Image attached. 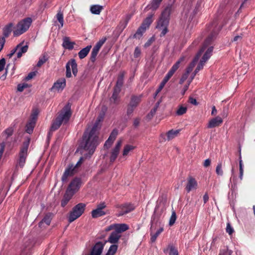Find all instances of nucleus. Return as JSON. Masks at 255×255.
I'll list each match as a JSON object with an SVG mask.
<instances>
[{
	"instance_id": "f257e3e1",
	"label": "nucleus",
	"mask_w": 255,
	"mask_h": 255,
	"mask_svg": "<svg viewBox=\"0 0 255 255\" xmlns=\"http://www.w3.org/2000/svg\"><path fill=\"white\" fill-rule=\"evenodd\" d=\"M100 119L97 120L91 130L85 131L83 135L80 147L84 149H90V154L94 152L99 144L98 130L100 128Z\"/></svg>"
},
{
	"instance_id": "f03ea898",
	"label": "nucleus",
	"mask_w": 255,
	"mask_h": 255,
	"mask_svg": "<svg viewBox=\"0 0 255 255\" xmlns=\"http://www.w3.org/2000/svg\"><path fill=\"white\" fill-rule=\"evenodd\" d=\"M211 27H213L214 28L212 30L211 33L205 39L203 47L200 50V51L197 54L196 56L194 58L193 61L190 63V64L186 69L185 72L188 74H189V73L191 72L193 70L196 62L198 60L199 58L200 57L202 53L204 51L206 48L209 45H210L212 41H213L215 39L216 36L219 33V32L222 28V27L217 25V22L216 21H214L212 23Z\"/></svg>"
},
{
	"instance_id": "7ed1b4c3",
	"label": "nucleus",
	"mask_w": 255,
	"mask_h": 255,
	"mask_svg": "<svg viewBox=\"0 0 255 255\" xmlns=\"http://www.w3.org/2000/svg\"><path fill=\"white\" fill-rule=\"evenodd\" d=\"M172 7V5H169L166 6L162 11L158 19L157 20L156 28L161 31L160 37L164 36L168 32V27L169 23Z\"/></svg>"
},
{
	"instance_id": "20e7f679",
	"label": "nucleus",
	"mask_w": 255,
	"mask_h": 255,
	"mask_svg": "<svg viewBox=\"0 0 255 255\" xmlns=\"http://www.w3.org/2000/svg\"><path fill=\"white\" fill-rule=\"evenodd\" d=\"M71 105L67 103L60 112L57 118L53 121L50 131H54L58 129L62 123H67L72 115Z\"/></svg>"
},
{
	"instance_id": "39448f33",
	"label": "nucleus",
	"mask_w": 255,
	"mask_h": 255,
	"mask_svg": "<svg viewBox=\"0 0 255 255\" xmlns=\"http://www.w3.org/2000/svg\"><path fill=\"white\" fill-rule=\"evenodd\" d=\"M107 241H99L92 247L90 253L86 255H101ZM118 246L111 245L105 255H115L117 252Z\"/></svg>"
},
{
	"instance_id": "423d86ee",
	"label": "nucleus",
	"mask_w": 255,
	"mask_h": 255,
	"mask_svg": "<svg viewBox=\"0 0 255 255\" xmlns=\"http://www.w3.org/2000/svg\"><path fill=\"white\" fill-rule=\"evenodd\" d=\"M29 142L30 138H27L23 142L20 148L16 166H19L20 168H22L25 164L26 159L27 156V151Z\"/></svg>"
},
{
	"instance_id": "0eeeda50",
	"label": "nucleus",
	"mask_w": 255,
	"mask_h": 255,
	"mask_svg": "<svg viewBox=\"0 0 255 255\" xmlns=\"http://www.w3.org/2000/svg\"><path fill=\"white\" fill-rule=\"evenodd\" d=\"M154 13L149 14L142 21L141 25L138 28L132 38L139 39L148 29L153 22V16Z\"/></svg>"
},
{
	"instance_id": "6e6552de",
	"label": "nucleus",
	"mask_w": 255,
	"mask_h": 255,
	"mask_svg": "<svg viewBox=\"0 0 255 255\" xmlns=\"http://www.w3.org/2000/svg\"><path fill=\"white\" fill-rule=\"evenodd\" d=\"M86 209V204L78 203L73 207L68 216V222L71 223L79 218L84 213Z\"/></svg>"
},
{
	"instance_id": "1a4fd4ad",
	"label": "nucleus",
	"mask_w": 255,
	"mask_h": 255,
	"mask_svg": "<svg viewBox=\"0 0 255 255\" xmlns=\"http://www.w3.org/2000/svg\"><path fill=\"white\" fill-rule=\"evenodd\" d=\"M32 22L30 17L26 18L20 21L13 30V33L14 36H18L28 30Z\"/></svg>"
},
{
	"instance_id": "9d476101",
	"label": "nucleus",
	"mask_w": 255,
	"mask_h": 255,
	"mask_svg": "<svg viewBox=\"0 0 255 255\" xmlns=\"http://www.w3.org/2000/svg\"><path fill=\"white\" fill-rule=\"evenodd\" d=\"M142 94L138 96L132 95L130 97V101L127 105V115L129 117L133 112L135 109L141 102Z\"/></svg>"
},
{
	"instance_id": "9b49d317",
	"label": "nucleus",
	"mask_w": 255,
	"mask_h": 255,
	"mask_svg": "<svg viewBox=\"0 0 255 255\" xmlns=\"http://www.w3.org/2000/svg\"><path fill=\"white\" fill-rule=\"evenodd\" d=\"M81 185V179L76 177L71 181L66 191H69V192L74 195L79 190Z\"/></svg>"
},
{
	"instance_id": "f8f14e48",
	"label": "nucleus",
	"mask_w": 255,
	"mask_h": 255,
	"mask_svg": "<svg viewBox=\"0 0 255 255\" xmlns=\"http://www.w3.org/2000/svg\"><path fill=\"white\" fill-rule=\"evenodd\" d=\"M107 40L106 37L103 38L100 40L93 47L90 55V61L93 63H94L96 59V57L98 54V52Z\"/></svg>"
},
{
	"instance_id": "ddd939ff",
	"label": "nucleus",
	"mask_w": 255,
	"mask_h": 255,
	"mask_svg": "<svg viewBox=\"0 0 255 255\" xmlns=\"http://www.w3.org/2000/svg\"><path fill=\"white\" fill-rule=\"evenodd\" d=\"M117 208H119L120 211L117 214L118 217L122 216L127 214L134 209V206L131 204L126 203L124 204L117 205Z\"/></svg>"
},
{
	"instance_id": "4468645a",
	"label": "nucleus",
	"mask_w": 255,
	"mask_h": 255,
	"mask_svg": "<svg viewBox=\"0 0 255 255\" xmlns=\"http://www.w3.org/2000/svg\"><path fill=\"white\" fill-rule=\"evenodd\" d=\"M79 148L83 150L84 151H81V153L82 154L83 156L80 158L79 161L77 162V164L75 165H73V168H74V170L76 172H77V168L81 165V164L83 163L84 160L86 158H90L91 155L94 153H92L90 154V152L91 151L90 149H84L80 147V144L79 145Z\"/></svg>"
},
{
	"instance_id": "2eb2a0df",
	"label": "nucleus",
	"mask_w": 255,
	"mask_h": 255,
	"mask_svg": "<svg viewBox=\"0 0 255 255\" xmlns=\"http://www.w3.org/2000/svg\"><path fill=\"white\" fill-rule=\"evenodd\" d=\"M76 173V172L74 170V168H73V165H68L62 176V181L63 183H66L68 180V178L73 176Z\"/></svg>"
},
{
	"instance_id": "dca6fc26",
	"label": "nucleus",
	"mask_w": 255,
	"mask_h": 255,
	"mask_svg": "<svg viewBox=\"0 0 255 255\" xmlns=\"http://www.w3.org/2000/svg\"><path fill=\"white\" fill-rule=\"evenodd\" d=\"M123 140L122 139L119 140L111 152V155L110 157V161L111 163H113L117 158L119 153L121 147L122 146Z\"/></svg>"
},
{
	"instance_id": "f3484780",
	"label": "nucleus",
	"mask_w": 255,
	"mask_h": 255,
	"mask_svg": "<svg viewBox=\"0 0 255 255\" xmlns=\"http://www.w3.org/2000/svg\"><path fill=\"white\" fill-rule=\"evenodd\" d=\"M198 188V183L194 177L189 176L187 179V183L185 187V190L188 193L192 190H196Z\"/></svg>"
},
{
	"instance_id": "a211bd4d",
	"label": "nucleus",
	"mask_w": 255,
	"mask_h": 255,
	"mask_svg": "<svg viewBox=\"0 0 255 255\" xmlns=\"http://www.w3.org/2000/svg\"><path fill=\"white\" fill-rule=\"evenodd\" d=\"M66 86V80L61 78L57 80L50 89L51 91H61Z\"/></svg>"
},
{
	"instance_id": "6ab92c4d",
	"label": "nucleus",
	"mask_w": 255,
	"mask_h": 255,
	"mask_svg": "<svg viewBox=\"0 0 255 255\" xmlns=\"http://www.w3.org/2000/svg\"><path fill=\"white\" fill-rule=\"evenodd\" d=\"M118 130L117 129H113L112 132L111 133L109 138L106 141L104 144V146L106 147L107 148L110 147L112 145L114 140L116 139L118 135Z\"/></svg>"
},
{
	"instance_id": "aec40b11",
	"label": "nucleus",
	"mask_w": 255,
	"mask_h": 255,
	"mask_svg": "<svg viewBox=\"0 0 255 255\" xmlns=\"http://www.w3.org/2000/svg\"><path fill=\"white\" fill-rule=\"evenodd\" d=\"M223 120L221 117L219 116L216 117V118L211 119L209 121L208 128H213L215 127H219L223 123Z\"/></svg>"
},
{
	"instance_id": "412c9836",
	"label": "nucleus",
	"mask_w": 255,
	"mask_h": 255,
	"mask_svg": "<svg viewBox=\"0 0 255 255\" xmlns=\"http://www.w3.org/2000/svg\"><path fill=\"white\" fill-rule=\"evenodd\" d=\"M75 45L74 42L70 41L69 37L65 36L63 38L62 46L66 49L71 50L74 48Z\"/></svg>"
},
{
	"instance_id": "4be33fe9",
	"label": "nucleus",
	"mask_w": 255,
	"mask_h": 255,
	"mask_svg": "<svg viewBox=\"0 0 255 255\" xmlns=\"http://www.w3.org/2000/svg\"><path fill=\"white\" fill-rule=\"evenodd\" d=\"M121 237V235L119 234L115 231H113L111 233L110 236L108 238V242L113 244V245H116V244L119 242L120 239Z\"/></svg>"
},
{
	"instance_id": "5701e85b",
	"label": "nucleus",
	"mask_w": 255,
	"mask_h": 255,
	"mask_svg": "<svg viewBox=\"0 0 255 255\" xmlns=\"http://www.w3.org/2000/svg\"><path fill=\"white\" fill-rule=\"evenodd\" d=\"M121 91V89L114 88L113 93L112 97L110 98V101L111 103H113L116 105H118L119 104V100L120 98L119 94Z\"/></svg>"
},
{
	"instance_id": "b1692460",
	"label": "nucleus",
	"mask_w": 255,
	"mask_h": 255,
	"mask_svg": "<svg viewBox=\"0 0 255 255\" xmlns=\"http://www.w3.org/2000/svg\"><path fill=\"white\" fill-rule=\"evenodd\" d=\"M74 194L69 192V191H66L61 201V206L65 207L68 203L69 201L72 198Z\"/></svg>"
},
{
	"instance_id": "393cba45",
	"label": "nucleus",
	"mask_w": 255,
	"mask_h": 255,
	"mask_svg": "<svg viewBox=\"0 0 255 255\" xmlns=\"http://www.w3.org/2000/svg\"><path fill=\"white\" fill-rule=\"evenodd\" d=\"M153 221H151V227H150V231H151V232H150V236H151L150 241L152 243L156 241V240L157 238L158 237V236L163 231V227H161L156 232V233H153L152 232V230L153 228Z\"/></svg>"
},
{
	"instance_id": "a878e982",
	"label": "nucleus",
	"mask_w": 255,
	"mask_h": 255,
	"mask_svg": "<svg viewBox=\"0 0 255 255\" xmlns=\"http://www.w3.org/2000/svg\"><path fill=\"white\" fill-rule=\"evenodd\" d=\"M125 75V72L122 71L121 72L118 77L117 81L116 82V84L114 88H117L119 89H122V87L124 84V76Z\"/></svg>"
},
{
	"instance_id": "bb28decb",
	"label": "nucleus",
	"mask_w": 255,
	"mask_h": 255,
	"mask_svg": "<svg viewBox=\"0 0 255 255\" xmlns=\"http://www.w3.org/2000/svg\"><path fill=\"white\" fill-rule=\"evenodd\" d=\"M128 229V226L126 224H115V231L119 234Z\"/></svg>"
},
{
	"instance_id": "cd10ccee",
	"label": "nucleus",
	"mask_w": 255,
	"mask_h": 255,
	"mask_svg": "<svg viewBox=\"0 0 255 255\" xmlns=\"http://www.w3.org/2000/svg\"><path fill=\"white\" fill-rule=\"evenodd\" d=\"M92 48L91 45H88L86 47L83 48L81 49L79 52H78V56L80 59H82L86 57L88 53H89L91 49Z\"/></svg>"
},
{
	"instance_id": "c85d7f7f",
	"label": "nucleus",
	"mask_w": 255,
	"mask_h": 255,
	"mask_svg": "<svg viewBox=\"0 0 255 255\" xmlns=\"http://www.w3.org/2000/svg\"><path fill=\"white\" fill-rule=\"evenodd\" d=\"M13 29V24L12 23H9L6 25L3 28V34L4 35L3 37L4 38L5 37H7L11 32Z\"/></svg>"
},
{
	"instance_id": "c756f323",
	"label": "nucleus",
	"mask_w": 255,
	"mask_h": 255,
	"mask_svg": "<svg viewBox=\"0 0 255 255\" xmlns=\"http://www.w3.org/2000/svg\"><path fill=\"white\" fill-rule=\"evenodd\" d=\"M185 56L181 57L178 61L172 66L171 68L169 71L170 73L173 75L174 73L176 71V70L179 68L180 66V64L181 62H183L185 60Z\"/></svg>"
},
{
	"instance_id": "7c9ffc66",
	"label": "nucleus",
	"mask_w": 255,
	"mask_h": 255,
	"mask_svg": "<svg viewBox=\"0 0 255 255\" xmlns=\"http://www.w3.org/2000/svg\"><path fill=\"white\" fill-rule=\"evenodd\" d=\"M52 219V214L50 213H47L41 221H40L39 223V227H41L43 223L46 224V225L48 226L50 225L51 223V221Z\"/></svg>"
},
{
	"instance_id": "2f4dec72",
	"label": "nucleus",
	"mask_w": 255,
	"mask_h": 255,
	"mask_svg": "<svg viewBox=\"0 0 255 255\" xmlns=\"http://www.w3.org/2000/svg\"><path fill=\"white\" fill-rule=\"evenodd\" d=\"M69 64V67H71V69L73 75L76 76L78 73L77 64L74 59H71L67 62Z\"/></svg>"
},
{
	"instance_id": "473e14b6",
	"label": "nucleus",
	"mask_w": 255,
	"mask_h": 255,
	"mask_svg": "<svg viewBox=\"0 0 255 255\" xmlns=\"http://www.w3.org/2000/svg\"><path fill=\"white\" fill-rule=\"evenodd\" d=\"M104 9L103 6L96 4L92 5L90 7V11L92 13L94 14H100L102 10Z\"/></svg>"
},
{
	"instance_id": "72a5a7b5",
	"label": "nucleus",
	"mask_w": 255,
	"mask_h": 255,
	"mask_svg": "<svg viewBox=\"0 0 255 255\" xmlns=\"http://www.w3.org/2000/svg\"><path fill=\"white\" fill-rule=\"evenodd\" d=\"M162 0H152L147 7L152 10H156L159 6Z\"/></svg>"
},
{
	"instance_id": "f704fd0d",
	"label": "nucleus",
	"mask_w": 255,
	"mask_h": 255,
	"mask_svg": "<svg viewBox=\"0 0 255 255\" xmlns=\"http://www.w3.org/2000/svg\"><path fill=\"white\" fill-rule=\"evenodd\" d=\"M106 214V213L105 211L97 209V208L91 212V215L93 218H97Z\"/></svg>"
},
{
	"instance_id": "c9c22d12",
	"label": "nucleus",
	"mask_w": 255,
	"mask_h": 255,
	"mask_svg": "<svg viewBox=\"0 0 255 255\" xmlns=\"http://www.w3.org/2000/svg\"><path fill=\"white\" fill-rule=\"evenodd\" d=\"M19 44H20V46L19 49L17 50L18 51L17 53V57L18 58H20L23 53H25L27 51L28 48V45H27L22 46V43H20Z\"/></svg>"
},
{
	"instance_id": "e433bc0d",
	"label": "nucleus",
	"mask_w": 255,
	"mask_h": 255,
	"mask_svg": "<svg viewBox=\"0 0 255 255\" xmlns=\"http://www.w3.org/2000/svg\"><path fill=\"white\" fill-rule=\"evenodd\" d=\"M56 18L58 22L60 23V25H59V28H62L64 24V16L63 13L61 11V9H60L57 14L56 15Z\"/></svg>"
},
{
	"instance_id": "4c0bfd02",
	"label": "nucleus",
	"mask_w": 255,
	"mask_h": 255,
	"mask_svg": "<svg viewBox=\"0 0 255 255\" xmlns=\"http://www.w3.org/2000/svg\"><path fill=\"white\" fill-rule=\"evenodd\" d=\"M35 126V121H31L28 123L25 127V131L27 133L30 134L33 132Z\"/></svg>"
},
{
	"instance_id": "58836bf2",
	"label": "nucleus",
	"mask_w": 255,
	"mask_h": 255,
	"mask_svg": "<svg viewBox=\"0 0 255 255\" xmlns=\"http://www.w3.org/2000/svg\"><path fill=\"white\" fill-rule=\"evenodd\" d=\"M179 130H174L171 129V130H169L167 133V140H170L173 139V138H174L175 136H176L177 135V134L179 133Z\"/></svg>"
},
{
	"instance_id": "ea45409f",
	"label": "nucleus",
	"mask_w": 255,
	"mask_h": 255,
	"mask_svg": "<svg viewBox=\"0 0 255 255\" xmlns=\"http://www.w3.org/2000/svg\"><path fill=\"white\" fill-rule=\"evenodd\" d=\"M135 148V146L129 145V144H127L124 146L123 151V155L124 156H126L128 154L129 151L133 150Z\"/></svg>"
},
{
	"instance_id": "a19ab883",
	"label": "nucleus",
	"mask_w": 255,
	"mask_h": 255,
	"mask_svg": "<svg viewBox=\"0 0 255 255\" xmlns=\"http://www.w3.org/2000/svg\"><path fill=\"white\" fill-rule=\"evenodd\" d=\"M187 111V107L180 105L179 106V108L177 110L176 114L177 116H181L185 114Z\"/></svg>"
},
{
	"instance_id": "79ce46f5",
	"label": "nucleus",
	"mask_w": 255,
	"mask_h": 255,
	"mask_svg": "<svg viewBox=\"0 0 255 255\" xmlns=\"http://www.w3.org/2000/svg\"><path fill=\"white\" fill-rule=\"evenodd\" d=\"M176 220V215L175 211L172 212L171 216L169 219V225L172 226L174 225Z\"/></svg>"
},
{
	"instance_id": "37998d69",
	"label": "nucleus",
	"mask_w": 255,
	"mask_h": 255,
	"mask_svg": "<svg viewBox=\"0 0 255 255\" xmlns=\"http://www.w3.org/2000/svg\"><path fill=\"white\" fill-rule=\"evenodd\" d=\"M216 173L219 176H222L223 175V170L222 169V164L220 162L218 164L216 168Z\"/></svg>"
},
{
	"instance_id": "c03bdc74",
	"label": "nucleus",
	"mask_w": 255,
	"mask_h": 255,
	"mask_svg": "<svg viewBox=\"0 0 255 255\" xmlns=\"http://www.w3.org/2000/svg\"><path fill=\"white\" fill-rule=\"evenodd\" d=\"M48 60L47 57L45 55H43L42 57H40L37 62V66L38 67H41L44 63H45Z\"/></svg>"
},
{
	"instance_id": "a18cd8bd",
	"label": "nucleus",
	"mask_w": 255,
	"mask_h": 255,
	"mask_svg": "<svg viewBox=\"0 0 255 255\" xmlns=\"http://www.w3.org/2000/svg\"><path fill=\"white\" fill-rule=\"evenodd\" d=\"M232 254L233 251L227 248L226 249L221 250L219 255H232Z\"/></svg>"
},
{
	"instance_id": "49530a36",
	"label": "nucleus",
	"mask_w": 255,
	"mask_h": 255,
	"mask_svg": "<svg viewBox=\"0 0 255 255\" xmlns=\"http://www.w3.org/2000/svg\"><path fill=\"white\" fill-rule=\"evenodd\" d=\"M201 3H202V0H198L197 2H196V6L193 10V16H194L195 14H196L198 11H199L200 10V7H201Z\"/></svg>"
},
{
	"instance_id": "de8ad7c7",
	"label": "nucleus",
	"mask_w": 255,
	"mask_h": 255,
	"mask_svg": "<svg viewBox=\"0 0 255 255\" xmlns=\"http://www.w3.org/2000/svg\"><path fill=\"white\" fill-rule=\"evenodd\" d=\"M13 128L12 127H11L7 128L3 131V133L7 135L6 138H7L8 137L10 136L11 135H12L13 134Z\"/></svg>"
},
{
	"instance_id": "09e8293b",
	"label": "nucleus",
	"mask_w": 255,
	"mask_h": 255,
	"mask_svg": "<svg viewBox=\"0 0 255 255\" xmlns=\"http://www.w3.org/2000/svg\"><path fill=\"white\" fill-rule=\"evenodd\" d=\"M169 248V255H179L178 252L174 246H170Z\"/></svg>"
},
{
	"instance_id": "8fccbe9b",
	"label": "nucleus",
	"mask_w": 255,
	"mask_h": 255,
	"mask_svg": "<svg viewBox=\"0 0 255 255\" xmlns=\"http://www.w3.org/2000/svg\"><path fill=\"white\" fill-rule=\"evenodd\" d=\"M29 87V86L27 83L19 84L17 85V91L19 92H22L25 88Z\"/></svg>"
},
{
	"instance_id": "3c124183",
	"label": "nucleus",
	"mask_w": 255,
	"mask_h": 255,
	"mask_svg": "<svg viewBox=\"0 0 255 255\" xmlns=\"http://www.w3.org/2000/svg\"><path fill=\"white\" fill-rule=\"evenodd\" d=\"M239 170H240L239 178L242 180H243V173H244L243 164L242 160L240 161Z\"/></svg>"
},
{
	"instance_id": "603ef678",
	"label": "nucleus",
	"mask_w": 255,
	"mask_h": 255,
	"mask_svg": "<svg viewBox=\"0 0 255 255\" xmlns=\"http://www.w3.org/2000/svg\"><path fill=\"white\" fill-rule=\"evenodd\" d=\"M66 76L67 78H70L72 76L71 70L70 67H69V64L66 63Z\"/></svg>"
},
{
	"instance_id": "864d4df0",
	"label": "nucleus",
	"mask_w": 255,
	"mask_h": 255,
	"mask_svg": "<svg viewBox=\"0 0 255 255\" xmlns=\"http://www.w3.org/2000/svg\"><path fill=\"white\" fill-rule=\"evenodd\" d=\"M189 74L185 72L182 75L179 81V84H182L188 78Z\"/></svg>"
},
{
	"instance_id": "5fc2aeb1",
	"label": "nucleus",
	"mask_w": 255,
	"mask_h": 255,
	"mask_svg": "<svg viewBox=\"0 0 255 255\" xmlns=\"http://www.w3.org/2000/svg\"><path fill=\"white\" fill-rule=\"evenodd\" d=\"M141 54V51L140 48L138 47H135L134 51V57L136 58H138Z\"/></svg>"
},
{
	"instance_id": "6e6d98bb",
	"label": "nucleus",
	"mask_w": 255,
	"mask_h": 255,
	"mask_svg": "<svg viewBox=\"0 0 255 255\" xmlns=\"http://www.w3.org/2000/svg\"><path fill=\"white\" fill-rule=\"evenodd\" d=\"M226 232L229 235H232L234 232V229L229 223H227V224Z\"/></svg>"
},
{
	"instance_id": "4d7b16f0",
	"label": "nucleus",
	"mask_w": 255,
	"mask_h": 255,
	"mask_svg": "<svg viewBox=\"0 0 255 255\" xmlns=\"http://www.w3.org/2000/svg\"><path fill=\"white\" fill-rule=\"evenodd\" d=\"M36 75V72H30L26 77L25 78V81H28L33 78Z\"/></svg>"
},
{
	"instance_id": "13d9d810",
	"label": "nucleus",
	"mask_w": 255,
	"mask_h": 255,
	"mask_svg": "<svg viewBox=\"0 0 255 255\" xmlns=\"http://www.w3.org/2000/svg\"><path fill=\"white\" fill-rule=\"evenodd\" d=\"M211 56V55L208 54L205 52L200 60L202 62L205 63L210 58Z\"/></svg>"
},
{
	"instance_id": "bf43d9fd",
	"label": "nucleus",
	"mask_w": 255,
	"mask_h": 255,
	"mask_svg": "<svg viewBox=\"0 0 255 255\" xmlns=\"http://www.w3.org/2000/svg\"><path fill=\"white\" fill-rule=\"evenodd\" d=\"M173 75L171 73V72L170 73L169 71H168L162 81L166 83Z\"/></svg>"
},
{
	"instance_id": "052dcab7",
	"label": "nucleus",
	"mask_w": 255,
	"mask_h": 255,
	"mask_svg": "<svg viewBox=\"0 0 255 255\" xmlns=\"http://www.w3.org/2000/svg\"><path fill=\"white\" fill-rule=\"evenodd\" d=\"M5 65V59L3 58L0 60V72L4 69Z\"/></svg>"
},
{
	"instance_id": "680f3d73",
	"label": "nucleus",
	"mask_w": 255,
	"mask_h": 255,
	"mask_svg": "<svg viewBox=\"0 0 255 255\" xmlns=\"http://www.w3.org/2000/svg\"><path fill=\"white\" fill-rule=\"evenodd\" d=\"M20 44H18L16 47L11 51L10 53L7 55L9 58H11L13 54L15 53V52L19 49Z\"/></svg>"
},
{
	"instance_id": "e2e57ef3",
	"label": "nucleus",
	"mask_w": 255,
	"mask_h": 255,
	"mask_svg": "<svg viewBox=\"0 0 255 255\" xmlns=\"http://www.w3.org/2000/svg\"><path fill=\"white\" fill-rule=\"evenodd\" d=\"M5 42V39L4 37H0V52L3 49Z\"/></svg>"
},
{
	"instance_id": "0e129e2a",
	"label": "nucleus",
	"mask_w": 255,
	"mask_h": 255,
	"mask_svg": "<svg viewBox=\"0 0 255 255\" xmlns=\"http://www.w3.org/2000/svg\"><path fill=\"white\" fill-rule=\"evenodd\" d=\"M106 207V205L105 203L104 202H102L97 205V209L103 211V209H104Z\"/></svg>"
},
{
	"instance_id": "69168bd1",
	"label": "nucleus",
	"mask_w": 255,
	"mask_h": 255,
	"mask_svg": "<svg viewBox=\"0 0 255 255\" xmlns=\"http://www.w3.org/2000/svg\"><path fill=\"white\" fill-rule=\"evenodd\" d=\"M115 224H112V225L107 227L105 230V231L109 232L110 231L115 230Z\"/></svg>"
},
{
	"instance_id": "338daca9",
	"label": "nucleus",
	"mask_w": 255,
	"mask_h": 255,
	"mask_svg": "<svg viewBox=\"0 0 255 255\" xmlns=\"http://www.w3.org/2000/svg\"><path fill=\"white\" fill-rule=\"evenodd\" d=\"M189 102L191 104H193L194 105H198V103L196 101V100L193 98V97H190L189 99Z\"/></svg>"
},
{
	"instance_id": "774afa93",
	"label": "nucleus",
	"mask_w": 255,
	"mask_h": 255,
	"mask_svg": "<svg viewBox=\"0 0 255 255\" xmlns=\"http://www.w3.org/2000/svg\"><path fill=\"white\" fill-rule=\"evenodd\" d=\"M211 160L210 159H207L204 161L203 165L205 167L209 166L211 164Z\"/></svg>"
}]
</instances>
